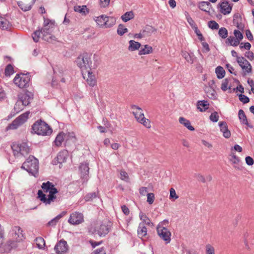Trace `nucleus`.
<instances>
[{
	"label": "nucleus",
	"mask_w": 254,
	"mask_h": 254,
	"mask_svg": "<svg viewBox=\"0 0 254 254\" xmlns=\"http://www.w3.org/2000/svg\"><path fill=\"white\" fill-rule=\"evenodd\" d=\"M41 188L42 190H39L38 191V198L46 205L50 204L56 198L55 194L58 192L57 189L49 181L43 183Z\"/></svg>",
	"instance_id": "f257e3e1"
},
{
	"label": "nucleus",
	"mask_w": 254,
	"mask_h": 254,
	"mask_svg": "<svg viewBox=\"0 0 254 254\" xmlns=\"http://www.w3.org/2000/svg\"><path fill=\"white\" fill-rule=\"evenodd\" d=\"M98 56L96 54L92 56L91 54L85 53L79 56L76 60V63L82 70L88 68L91 69L97 67L98 64Z\"/></svg>",
	"instance_id": "f03ea898"
},
{
	"label": "nucleus",
	"mask_w": 254,
	"mask_h": 254,
	"mask_svg": "<svg viewBox=\"0 0 254 254\" xmlns=\"http://www.w3.org/2000/svg\"><path fill=\"white\" fill-rule=\"evenodd\" d=\"M112 223L108 220L96 223L94 226L89 228V232L92 234H97L100 237L106 236L110 231Z\"/></svg>",
	"instance_id": "7ed1b4c3"
},
{
	"label": "nucleus",
	"mask_w": 254,
	"mask_h": 254,
	"mask_svg": "<svg viewBox=\"0 0 254 254\" xmlns=\"http://www.w3.org/2000/svg\"><path fill=\"white\" fill-rule=\"evenodd\" d=\"M21 168L35 176L39 169V161L34 156H30L23 163Z\"/></svg>",
	"instance_id": "20e7f679"
},
{
	"label": "nucleus",
	"mask_w": 254,
	"mask_h": 254,
	"mask_svg": "<svg viewBox=\"0 0 254 254\" xmlns=\"http://www.w3.org/2000/svg\"><path fill=\"white\" fill-rule=\"evenodd\" d=\"M14 156L20 157L28 155L30 151V148L25 142L21 143H13L11 145Z\"/></svg>",
	"instance_id": "39448f33"
},
{
	"label": "nucleus",
	"mask_w": 254,
	"mask_h": 254,
	"mask_svg": "<svg viewBox=\"0 0 254 254\" xmlns=\"http://www.w3.org/2000/svg\"><path fill=\"white\" fill-rule=\"evenodd\" d=\"M33 131L38 135H47L52 132V129L45 122L40 121L35 123L32 126Z\"/></svg>",
	"instance_id": "423d86ee"
},
{
	"label": "nucleus",
	"mask_w": 254,
	"mask_h": 254,
	"mask_svg": "<svg viewBox=\"0 0 254 254\" xmlns=\"http://www.w3.org/2000/svg\"><path fill=\"white\" fill-rule=\"evenodd\" d=\"M131 108L133 110L132 114L137 121L142 124L145 127L150 128L151 127L150 122L144 117L142 110L135 105L132 106Z\"/></svg>",
	"instance_id": "0eeeda50"
},
{
	"label": "nucleus",
	"mask_w": 254,
	"mask_h": 254,
	"mask_svg": "<svg viewBox=\"0 0 254 254\" xmlns=\"http://www.w3.org/2000/svg\"><path fill=\"white\" fill-rule=\"evenodd\" d=\"M4 229L0 224V253L9 252L11 249L15 247L16 245L13 241H8L6 243L4 242Z\"/></svg>",
	"instance_id": "6e6552de"
},
{
	"label": "nucleus",
	"mask_w": 254,
	"mask_h": 254,
	"mask_svg": "<svg viewBox=\"0 0 254 254\" xmlns=\"http://www.w3.org/2000/svg\"><path fill=\"white\" fill-rule=\"evenodd\" d=\"M94 19L98 25L101 27H111L116 22V19L114 17L107 16L105 15H101L96 17Z\"/></svg>",
	"instance_id": "1a4fd4ad"
},
{
	"label": "nucleus",
	"mask_w": 254,
	"mask_h": 254,
	"mask_svg": "<svg viewBox=\"0 0 254 254\" xmlns=\"http://www.w3.org/2000/svg\"><path fill=\"white\" fill-rule=\"evenodd\" d=\"M30 112H26L16 118L7 127V129H15L24 124L28 119Z\"/></svg>",
	"instance_id": "9d476101"
},
{
	"label": "nucleus",
	"mask_w": 254,
	"mask_h": 254,
	"mask_svg": "<svg viewBox=\"0 0 254 254\" xmlns=\"http://www.w3.org/2000/svg\"><path fill=\"white\" fill-rule=\"evenodd\" d=\"M157 232L160 238L165 241L166 244L170 243L171 241V233L166 227L158 224L157 227Z\"/></svg>",
	"instance_id": "9b49d317"
},
{
	"label": "nucleus",
	"mask_w": 254,
	"mask_h": 254,
	"mask_svg": "<svg viewBox=\"0 0 254 254\" xmlns=\"http://www.w3.org/2000/svg\"><path fill=\"white\" fill-rule=\"evenodd\" d=\"M29 78L24 74H16L13 79L14 84L20 88H23L28 85Z\"/></svg>",
	"instance_id": "f8f14e48"
},
{
	"label": "nucleus",
	"mask_w": 254,
	"mask_h": 254,
	"mask_svg": "<svg viewBox=\"0 0 254 254\" xmlns=\"http://www.w3.org/2000/svg\"><path fill=\"white\" fill-rule=\"evenodd\" d=\"M233 4L230 3L227 0H223L218 3L217 8H219L220 12L223 15H228L231 12Z\"/></svg>",
	"instance_id": "ddd939ff"
},
{
	"label": "nucleus",
	"mask_w": 254,
	"mask_h": 254,
	"mask_svg": "<svg viewBox=\"0 0 254 254\" xmlns=\"http://www.w3.org/2000/svg\"><path fill=\"white\" fill-rule=\"evenodd\" d=\"M68 221L72 225L79 224L83 221V215L81 213L74 212L70 214Z\"/></svg>",
	"instance_id": "4468645a"
},
{
	"label": "nucleus",
	"mask_w": 254,
	"mask_h": 254,
	"mask_svg": "<svg viewBox=\"0 0 254 254\" xmlns=\"http://www.w3.org/2000/svg\"><path fill=\"white\" fill-rule=\"evenodd\" d=\"M89 169L88 164L86 162L81 163L79 166V170L81 174V178L83 184L86 183L88 181Z\"/></svg>",
	"instance_id": "2eb2a0df"
},
{
	"label": "nucleus",
	"mask_w": 254,
	"mask_h": 254,
	"mask_svg": "<svg viewBox=\"0 0 254 254\" xmlns=\"http://www.w3.org/2000/svg\"><path fill=\"white\" fill-rule=\"evenodd\" d=\"M237 62L242 68L247 73L252 72V66L250 63L244 57L238 58Z\"/></svg>",
	"instance_id": "dca6fc26"
},
{
	"label": "nucleus",
	"mask_w": 254,
	"mask_h": 254,
	"mask_svg": "<svg viewBox=\"0 0 254 254\" xmlns=\"http://www.w3.org/2000/svg\"><path fill=\"white\" fill-rule=\"evenodd\" d=\"M68 246L67 243L64 240H60L55 246V250L57 254H62L67 251Z\"/></svg>",
	"instance_id": "f3484780"
},
{
	"label": "nucleus",
	"mask_w": 254,
	"mask_h": 254,
	"mask_svg": "<svg viewBox=\"0 0 254 254\" xmlns=\"http://www.w3.org/2000/svg\"><path fill=\"white\" fill-rule=\"evenodd\" d=\"M43 26L41 29V31L53 32L55 26V21L49 19L44 18Z\"/></svg>",
	"instance_id": "a211bd4d"
},
{
	"label": "nucleus",
	"mask_w": 254,
	"mask_h": 254,
	"mask_svg": "<svg viewBox=\"0 0 254 254\" xmlns=\"http://www.w3.org/2000/svg\"><path fill=\"white\" fill-rule=\"evenodd\" d=\"M32 95L31 93H21L18 95V98L19 99L20 101L23 102L24 105L25 106L28 105L30 103V101L33 99Z\"/></svg>",
	"instance_id": "6ab92c4d"
},
{
	"label": "nucleus",
	"mask_w": 254,
	"mask_h": 254,
	"mask_svg": "<svg viewBox=\"0 0 254 254\" xmlns=\"http://www.w3.org/2000/svg\"><path fill=\"white\" fill-rule=\"evenodd\" d=\"M220 131L223 132V136L226 138H229L231 136V132L228 128V126L226 122H220L219 123Z\"/></svg>",
	"instance_id": "aec40b11"
},
{
	"label": "nucleus",
	"mask_w": 254,
	"mask_h": 254,
	"mask_svg": "<svg viewBox=\"0 0 254 254\" xmlns=\"http://www.w3.org/2000/svg\"><path fill=\"white\" fill-rule=\"evenodd\" d=\"M147 230L145 226L143 224L140 223L137 229V234L139 238L142 240H146L148 238Z\"/></svg>",
	"instance_id": "412c9836"
},
{
	"label": "nucleus",
	"mask_w": 254,
	"mask_h": 254,
	"mask_svg": "<svg viewBox=\"0 0 254 254\" xmlns=\"http://www.w3.org/2000/svg\"><path fill=\"white\" fill-rule=\"evenodd\" d=\"M68 156V151L66 150H64L60 152L57 157V161L58 163L62 164L64 162Z\"/></svg>",
	"instance_id": "4be33fe9"
},
{
	"label": "nucleus",
	"mask_w": 254,
	"mask_h": 254,
	"mask_svg": "<svg viewBox=\"0 0 254 254\" xmlns=\"http://www.w3.org/2000/svg\"><path fill=\"white\" fill-rule=\"evenodd\" d=\"M230 161L233 164L234 167L236 170H242V167L240 164V160L238 157L236 156L235 154H233L231 155Z\"/></svg>",
	"instance_id": "5701e85b"
},
{
	"label": "nucleus",
	"mask_w": 254,
	"mask_h": 254,
	"mask_svg": "<svg viewBox=\"0 0 254 254\" xmlns=\"http://www.w3.org/2000/svg\"><path fill=\"white\" fill-rule=\"evenodd\" d=\"M13 231L14 232V238L17 241H20L22 240L23 234L22 230L19 226H14L13 228Z\"/></svg>",
	"instance_id": "b1692460"
},
{
	"label": "nucleus",
	"mask_w": 254,
	"mask_h": 254,
	"mask_svg": "<svg viewBox=\"0 0 254 254\" xmlns=\"http://www.w3.org/2000/svg\"><path fill=\"white\" fill-rule=\"evenodd\" d=\"M238 116L242 124L247 125L250 128H253V126L250 125L248 123L247 117L243 110L241 109L239 111Z\"/></svg>",
	"instance_id": "393cba45"
},
{
	"label": "nucleus",
	"mask_w": 254,
	"mask_h": 254,
	"mask_svg": "<svg viewBox=\"0 0 254 254\" xmlns=\"http://www.w3.org/2000/svg\"><path fill=\"white\" fill-rule=\"evenodd\" d=\"M86 81L89 85L93 87L96 84V80L95 75L90 71H87Z\"/></svg>",
	"instance_id": "a878e982"
},
{
	"label": "nucleus",
	"mask_w": 254,
	"mask_h": 254,
	"mask_svg": "<svg viewBox=\"0 0 254 254\" xmlns=\"http://www.w3.org/2000/svg\"><path fill=\"white\" fill-rule=\"evenodd\" d=\"M42 34V39L49 42H52L56 40V37L52 34V32L41 31Z\"/></svg>",
	"instance_id": "bb28decb"
},
{
	"label": "nucleus",
	"mask_w": 254,
	"mask_h": 254,
	"mask_svg": "<svg viewBox=\"0 0 254 254\" xmlns=\"http://www.w3.org/2000/svg\"><path fill=\"white\" fill-rule=\"evenodd\" d=\"M198 6L201 10L209 13L211 5L208 1H201L198 3Z\"/></svg>",
	"instance_id": "cd10ccee"
},
{
	"label": "nucleus",
	"mask_w": 254,
	"mask_h": 254,
	"mask_svg": "<svg viewBox=\"0 0 254 254\" xmlns=\"http://www.w3.org/2000/svg\"><path fill=\"white\" fill-rule=\"evenodd\" d=\"M209 105L208 101L205 100L199 101L197 103V109L200 112H204L208 109Z\"/></svg>",
	"instance_id": "c85d7f7f"
},
{
	"label": "nucleus",
	"mask_w": 254,
	"mask_h": 254,
	"mask_svg": "<svg viewBox=\"0 0 254 254\" xmlns=\"http://www.w3.org/2000/svg\"><path fill=\"white\" fill-rule=\"evenodd\" d=\"M179 121L181 124L183 125L190 130L193 131L194 130V128L191 126L190 122V121L185 119V118L180 117Z\"/></svg>",
	"instance_id": "c756f323"
},
{
	"label": "nucleus",
	"mask_w": 254,
	"mask_h": 254,
	"mask_svg": "<svg viewBox=\"0 0 254 254\" xmlns=\"http://www.w3.org/2000/svg\"><path fill=\"white\" fill-rule=\"evenodd\" d=\"M24 107H25V106L24 105L23 102L20 101L18 98V99L13 108L14 113L15 114L18 113L24 109Z\"/></svg>",
	"instance_id": "7c9ffc66"
},
{
	"label": "nucleus",
	"mask_w": 254,
	"mask_h": 254,
	"mask_svg": "<svg viewBox=\"0 0 254 254\" xmlns=\"http://www.w3.org/2000/svg\"><path fill=\"white\" fill-rule=\"evenodd\" d=\"M129 46L128 47V50L129 51H134L139 49V48L141 46V44L137 42H136L134 40H131L129 41Z\"/></svg>",
	"instance_id": "2f4dec72"
},
{
	"label": "nucleus",
	"mask_w": 254,
	"mask_h": 254,
	"mask_svg": "<svg viewBox=\"0 0 254 254\" xmlns=\"http://www.w3.org/2000/svg\"><path fill=\"white\" fill-rule=\"evenodd\" d=\"M64 140H65L64 133L61 132L57 135L54 141L55 144L57 146H60Z\"/></svg>",
	"instance_id": "473e14b6"
},
{
	"label": "nucleus",
	"mask_w": 254,
	"mask_h": 254,
	"mask_svg": "<svg viewBox=\"0 0 254 254\" xmlns=\"http://www.w3.org/2000/svg\"><path fill=\"white\" fill-rule=\"evenodd\" d=\"M64 136L66 143H67L68 141H71L73 143L76 141L75 134L73 132L64 133Z\"/></svg>",
	"instance_id": "72a5a7b5"
},
{
	"label": "nucleus",
	"mask_w": 254,
	"mask_h": 254,
	"mask_svg": "<svg viewBox=\"0 0 254 254\" xmlns=\"http://www.w3.org/2000/svg\"><path fill=\"white\" fill-rule=\"evenodd\" d=\"M134 14L132 11L126 12L121 16V18L123 21L126 22L129 20L133 18Z\"/></svg>",
	"instance_id": "f704fd0d"
},
{
	"label": "nucleus",
	"mask_w": 254,
	"mask_h": 254,
	"mask_svg": "<svg viewBox=\"0 0 254 254\" xmlns=\"http://www.w3.org/2000/svg\"><path fill=\"white\" fill-rule=\"evenodd\" d=\"M65 213L64 212H63L62 213L58 215L57 216L52 219L48 223V225L50 226H53L56 225L57 223L58 222L60 219H61Z\"/></svg>",
	"instance_id": "c9c22d12"
},
{
	"label": "nucleus",
	"mask_w": 254,
	"mask_h": 254,
	"mask_svg": "<svg viewBox=\"0 0 254 254\" xmlns=\"http://www.w3.org/2000/svg\"><path fill=\"white\" fill-rule=\"evenodd\" d=\"M139 218L146 225L148 226H152L153 225L149 218L145 214L140 212L139 213Z\"/></svg>",
	"instance_id": "e433bc0d"
},
{
	"label": "nucleus",
	"mask_w": 254,
	"mask_h": 254,
	"mask_svg": "<svg viewBox=\"0 0 254 254\" xmlns=\"http://www.w3.org/2000/svg\"><path fill=\"white\" fill-rule=\"evenodd\" d=\"M215 72L217 74L218 78L221 79L223 78L225 74V71L224 68L221 66L216 67Z\"/></svg>",
	"instance_id": "4c0bfd02"
},
{
	"label": "nucleus",
	"mask_w": 254,
	"mask_h": 254,
	"mask_svg": "<svg viewBox=\"0 0 254 254\" xmlns=\"http://www.w3.org/2000/svg\"><path fill=\"white\" fill-rule=\"evenodd\" d=\"M152 52V48L148 45H145L144 48L141 49L139 52V55H146Z\"/></svg>",
	"instance_id": "58836bf2"
},
{
	"label": "nucleus",
	"mask_w": 254,
	"mask_h": 254,
	"mask_svg": "<svg viewBox=\"0 0 254 254\" xmlns=\"http://www.w3.org/2000/svg\"><path fill=\"white\" fill-rule=\"evenodd\" d=\"M18 5L23 11H28L31 8V5L25 3L22 1L17 2Z\"/></svg>",
	"instance_id": "ea45409f"
},
{
	"label": "nucleus",
	"mask_w": 254,
	"mask_h": 254,
	"mask_svg": "<svg viewBox=\"0 0 254 254\" xmlns=\"http://www.w3.org/2000/svg\"><path fill=\"white\" fill-rule=\"evenodd\" d=\"M36 244L37 247L41 249L43 248L45 245V240L42 237H38L35 239Z\"/></svg>",
	"instance_id": "a19ab883"
},
{
	"label": "nucleus",
	"mask_w": 254,
	"mask_h": 254,
	"mask_svg": "<svg viewBox=\"0 0 254 254\" xmlns=\"http://www.w3.org/2000/svg\"><path fill=\"white\" fill-rule=\"evenodd\" d=\"M74 10L76 12L85 14L86 13L85 11L87 10V7L86 5H76L74 7Z\"/></svg>",
	"instance_id": "79ce46f5"
},
{
	"label": "nucleus",
	"mask_w": 254,
	"mask_h": 254,
	"mask_svg": "<svg viewBox=\"0 0 254 254\" xmlns=\"http://www.w3.org/2000/svg\"><path fill=\"white\" fill-rule=\"evenodd\" d=\"M230 79L228 78H225L222 82L221 84V89L224 91H226L228 88L230 89V86H229V81Z\"/></svg>",
	"instance_id": "37998d69"
},
{
	"label": "nucleus",
	"mask_w": 254,
	"mask_h": 254,
	"mask_svg": "<svg viewBox=\"0 0 254 254\" xmlns=\"http://www.w3.org/2000/svg\"><path fill=\"white\" fill-rule=\"evenodd\" d=\"M128 31V29L126 28L123 25L120 24L117 29V33L120 35H123L125 33Z\"/></svg>",
	"instance_id": "c03bdc74"
},
{
	"label": "nucleus",
	"mask_w": 254,
	"mask_h": 254,
	"mask_svg": "<svg viewBox=\"0 0 254 254\" xmlns=\"http://www.w3.org/2000/svg\"><path fill=\"white\" fill-rule=\"evenodd\" d=\"M218 34L223 39H225L228 36V31L225 27H221L219 29Z\"/></svg>",
	"instance_id": "a18cd8bd"
},
{
	"label": "nucleus",
	"mask_w": 254,
	"mask_h": 254,
	"mask_svg": "<svg viewBox=\"0 0 254 254\" xmlns=\"http://www.w3.org/2000/svg\"><path fill=\"white\" fill-rule=\"evenodd\" d=\"M98 196V193L96 192H93L89 193L86 194L85 196V200L86 201H89L92 200L93 199L96 198Z\"/></svg>",
	"instance_id": "49530a36"
},
{
	"label": "nucleus",
	"mask_w": 254,
	"mask_h": 254,
	"mask_svg": "<svg viewBox=\"0 0 254 254\" xmlns=\"http://www.w3.org/2000/svg\"><path fill=\"white\" fill-rule=\"evenodd\" d=\"M208 27L212 30H217L219 29V24L214 20L209 21L208 23Z\"/></svg>",
	"instance_id": "de8ad7c7"
},
{
	"label": "nucleus",
	"mask_w": 254,
	"mask_h": 254,
	"mask_svg": "<svg viewBox=\"0 0 254 254\" xmlns=\"http://www.w3.org/2000/svg\"><path fill=\"white\" fill-rule=\"evenodd\" d=\"M120 179L127 182L129 181V177L127 173L125 171L121 170L120 172Z\"/></svg>",
	"instance_id": "09e8293b"
},
{
	"label": "nucleus",
	"mask_w": 254,
	"mask_h": 254,
	"mask_svg": "<svg viewBox=\"0 0 254 254\" xmlns=\"http://www.w3.org/2000/svg\"><path fill=\"white\" fill-rule=\"evenodd\" d=\"M13 72V68L12 66L9 64H8L5 69V74L6 76H9L12 74Z\"/></svg>",
	"instance_id": "8fccbe9b"
},
{
	"label": "nucleus",
	"mask_w": 254,
	"mask_h": 254,
	"mask_svg": "<svg viewBox=\"0 0 254 254\" xmlns=\"http://www.w3.org/2000/svg\"><path fill=\"white\" fill-rule=\"evenodd\" d=\"M41 34V30L34 32L32 34V38L35 42H37L39 40L40 34Z\"/></svg>",
	"instance_id": "3c124183"
},
{
	"label": "nucleus",
	"mask_w": 254,
	"mask_h": 254,
	"mask_svg": "<svg viewBox=\"0 0 254 254\" xmlns=\"http://www.w3.org/2000/svg\"><path fill=\"white\" fill-rule=\"evenodd\" d=\"M209 119L213 122H217L219 119L218 113L217 112L212 113L209 117Z\"/></svg>",
	"instance_id": "603ef678"
},
{
	"label": "nucleus",
	"mask_w": 254,
	"mask_h": 254,
	"mask_svg": "<svg viewBox=\"0 0 254 254\" xmlns=\"http://www.w3.org/2000/svg\"><path fill=\"white\" fill-rule=\"evenodd\" d=\"M156 32V29L151 26H146L145 28V29L143 31V33L145 34V33H147L149 34H150L152 33Z\"/></svg>",
	"instance_id": "864d4df0"
},
{
	"label": "nucleus",
	"mask_w": 254,
	"mask_h": 254,
	"mask_svg": "<svg viewBox=\"0 0 254 254\" xmlns=\"http://www.w3.org/2000/svg\"><path fill=\"white\" fill-rule=\"evenodd\" d=\"M179 196L176 194V191L174 189L171 188L170 189V199H173L174 200L178 198Z\"/></svg>",
	"instance_id": "5fc2aeb1"
},
{
	"label": "nucleus",
	"mask_w": 254,
	"mask_h": 254,
	"mask_svg": "<svg viewBox=\"0 0 254 254\" xmlns=\"http://www.w3.org/2000/svg\"><path fill=\"white\" fill-rule=\"evenodd\" d=\"M206 254H215L214 248L210 244H208L206 246Z\"/></svg>",
	"instance_id": "6e6d98bb"
},
{
	"label": "nucleus",
	"mask_w": 254,
	"mask_h": 254,
	"mask_svg": "<svg viewBox=\"0 0 254 254\" xmlns=\"http://www.w3.org/2000/svg\"><path fill=\"white\" fill-rule=\"evenodd\" d=\"M147 201L149 204H151L153 203L154 200V195L153 193H148L147 194Z\"/></svg>",
	"instance_id": "4d7b16f0"
},
{
	"label": "nucleus",
	"mask_w": 254,
	"mask_h": 254,
	"mask_svg": "<svg viewBox=\"0 0 254 254\" xmlns=\"http://www.w3.org/2000/svg\"><path fill=\"white\" fill-rule=\"evenodd\" d=\"M234 35L236 39L242 40L243 38V35L242 33L238 30H235L234 31Z\"/></svg>",
	"instance_id": "13d9d810"
},
{
	"label": "nucleus",
	"mask_w": 254,
	"mask_h": 254,
	"mask_svg": "<svg viewBox=\"0 0 254 254\" xmlns=\"http://www.w3.org/2000/svg\"><path fill=\"white\" fill-rule=\"evenodd\" d=\"M239 100L244 104L248 103L250 101L249 98L245 95L240 94L239 96Z\"/></svg>",
	"instance_id": "bf43d9fd"
},
{
	"label": "nucleus",
	"mask_w": 254,
	"mask_h": 254,
	"mask_svg": "<svg viewBox=\"0 0 254 254\" xmlns=\"http://www.w3.org/2000/svg\"><path fill=\"white\" fill-rule=\"evenodd\" d=\"M195 178L199 182L205 183L206 182V179L204 176L200 174H195Z\"/></svg>",
	"instance_id": "052dcab7"
},
{
	"label": "nucleus",
	"mask_w": 254,
	"mask_h": 254,
	"mask_svg": "<svg viewBox=\"0 0 254 254\" xmlns=\"http://www.w3.org/2000/svg\"><path fill=\"white\" fill-rule=\"evenodd\" d=\"M0 28L2 29H6L7 28V22L3 18H0Z\"/></svg>",
	"instance_id": "680f3d73"
},
{
	"label": "nucleus",
	"mask_w": 254,
	"mask_h": 254,
	"mask_svg": "<svg viewBox=\"0 0 254 254\" xmlns=\"http://www.w3.org/2000/svg\"><path fill=\"white\" fill-rule=\"evenodd\" d=\"M251 48V45L250 43L247 42L245 43H241L240 45V48L242 49L243 48L246 49V50H250Z\"/></svg>",
	"instance_id": "e2e57ef3"
},
{
	"label": "nucleus",
	"mask_w": 254,
	"mask_h": 254,
	"mask_svg": "<svg viewBox=\"0 0 254 254\" xmlns=\"http://www.w3.org/2000/svg\"><path fill=\"white\" fill-rule=\"evenodd\" d=\"M245 56L250 61H253L254 59V54L251 51L246 52Z\"/></svg>",
	"instance_id": "0e129e2a"
},
{
	"label": "nucleus",
	"mask_w": 254,
	"mask_h": 254,
	"mask_svg": "<svg viewBox=\"0 0 254 254\" xmlns=\"http://www.w3.org/2000/svg\"><path fill=\"white\" fill-rule=\"evenodd\" d=\"M245 160H246V163L248 165L251 166V165H252L254 164V159L250 156L246 157Z\"/></svg>",
	"instance_id": "69168bd1"
},
{
	"label": "nucleus",
	"mask_w": 254,
	"mask_h": 254,
	"mask_svg": "<svg viewBox=\"0 0 254 254\" xmlns=\"http://www.w3.org/2000/svg\"><path fill=\"white\" fill-rule=\"evenodd\" d=\"M183 56L188 62L190 63L191 64L193 63V61L191 59V58L188 53H184L183 55Z\"/></svg>",
	"instance_id": "338daca9"
},
{
	"label": "nucleus",
	"mask_w": 254,
	"mask_h": 254,
	"mask_svg": "<svg viewBox=\"0 0 254 254\" xmlns=\"http://www.w3.org/2000/svg\"><path fill=\"white\" fill-rule=\"evenodd\" d=\"M94 254H106L103 248L98 249L94 251Z\"/></svg>",
	"instance_id": "774afa93"
}]
</instances>
